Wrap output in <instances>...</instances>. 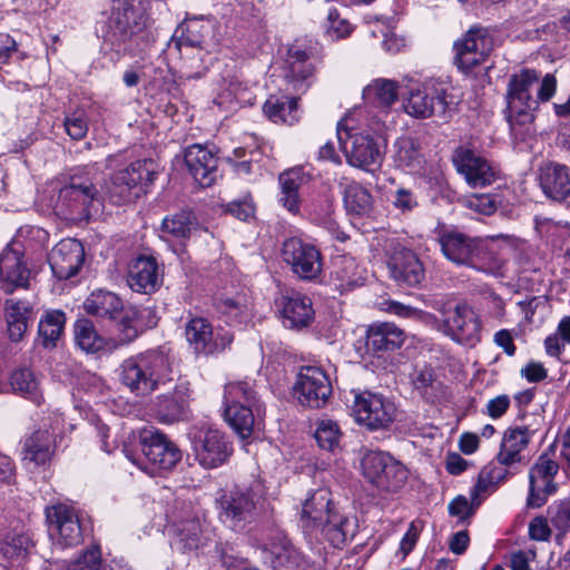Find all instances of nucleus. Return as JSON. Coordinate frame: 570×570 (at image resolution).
Returning <instances> with one entry per match:
<instances>
[{
	"mask_svg": "<svg viewBox=\"0 0 570 570\" xmlns=\"http://www.w3.org/2000/svg\"><path fill=\"white\" fill-rule=\"evenodd\" d=\"M168 354L150 350L126 358L120 365V382L135 395L147 396L170 380Z\"/></svg>",
	"mask_w": 570,
	"mask_h": 570,
	"instance_id": "obj_1",
	"label": "nucleus"
},
{
	"mask_svg": "<svg viewBox=\"0 0 570 570\" xmlns=\"http://www.w3.org/2000/svg\"><path fill=\"white\" fill-rule=\"evenodd\" d=\"M435 233L443 256L452 264L484 273H492L499 267L482 239L446 227H441Z\"/></svg>",
	"mask_w": 570,
	"mask_h": 570,
	"instance_id": "obj_2",
	"label": "nucleus"
},
{
	"mask_svg": "<svg viewBox=\"0 0 570 570\" xmlns=\"http://www.w3.org/2000/svg\"><path fill=\"white\" fill-rule=\"evenodd\" d=\"M433 307L441 314L440 331L444 335L469 346L480 342L482 324L470 305L454 298L442 297L435 299Z\"/></svg>",
	"mask_w": 570,
	"mask_h": 570,
	"instance_id": "obj_3",
	"label": "nucleus"
},
{
	"mask_svg": "<svg viewBox=\"0 0 570 570\" xmlns=\"http://www.w3.org/2000/svg\"><path fill=\"white\" fill-rule=\"evenodd\" d=\"M98 171L95 166L78 169L69 183L59 189L56 208L60 212L89 214L91 208L98 210L101 195L96 187Z\"/></svg>",
	"mask_w": 570,
	"mask_h": 570,
	"instance_id": "obj_4",
	"label": "nucleus"
},
{
	"mask_svg": "<svg viewBox=\"0 0 570 570\" xmlns=\"http://www.w3.org/2000/svg\"><path fill=\"white\" fill-rule=\"evenodd\" d=\"M140 445L146 462H140L130 455L126 449V456L149 474L167 472L176 466L181 459L178 446L166 434L158 430L146 429L140 433Z\"/></svg>",
	"mask_w": 570,
	"mask_h": 570,
	"instance_id": "obj_5",
	"label": "nucleus"
},
{
	"mask_svg": "<svg viewBox=\"0 0 570 570\" xmlns=\"http://www.w3.org/2000/svg\"><path fill=\"white\" fill-rule=\"evenodd\" d=\"M346 402L355 421L372 431L387 429L396 415L394 403L379 393L352 390Z\"/></svg>",
	"mask_w": 570,
	"mask_h": 570,
	"instance_id": "obj_6",
	"label": "nucleus"
},
{
	"mask_svg": "<svg viewBox=\"0 0 570 570\" xmlns=\"http://www.w3.org/2000/svg\"><path fill=\"white\" fill-rule=\"evenodd\" d=\"M258 502L259 497L252 488L228 489L216 499L218 518L233 530H244L256 518Z\"/></svg>",
	"mask_w": 570,
	"mask_h": 570,
	"instance_id": "obj_7",
	"label": "nucleus"
},
{
	"mask_svg": "<svg viewBox=\"0 0 570 570\" xmlns=\"http://www.w3.org/2000/svg\"><path fill=\"white\" fill-rule=\"evenodd\" d=\"M538 81L539 73L531 69H524L509 80L507 101L508 121L511 126L532 122V111L538 107V99L531 91Z\"/></svg>",
	"mask_w": 570,
	"mask_h": 570,
	"instance_id": "obj_8",
	"label": "nucleus"
},
{
	"mask_svg": "<svg viewBox=\"0 0 570 570\" xmlns=\"http://www.w3.org/2000/svg\"><path fill=\"white\" fill-rule=\"evenodd\" d=\"M459 102V96L445 87L425 83L410 91L404 109L415 118L445 117L455 110Z\"/></svg>",
	"mask_w": 570,
	"mask_h": 570,
	"instance_id": "obj_9",
	"label": "nucleus"
},
{
	"mask_svg": "<svg viewBox=\"0 0 570 570\" xmlns=\"http://www.w3.org/2000/svg\"><path fill=\"white\" fill-rule=\"evenodd\" d=\"M168 534L171 548L183 553L199 549L207 540L204 521L190 504L174 511Z\"/></svg>",
	"mask_w": 570,
	"mask_h": 570,
	"instance_id": "obj_10",
	"label": "nucleus"
},
{
	"mask_svg": "<svg viewBox=\"0 0 570 570\" xmlns=\"http://www.w3.org/2000/svg\"><path fill=\"white\" fill-rule=\"evenodd\" d=\"M158 175V165L153 159H139L117 171L106 185L105 195L120 205L132 197V189L151 184Z\"/></svg>",
	"mask_w": 570,
	"mask_h": 570,
	"instance_id": "obj_11",
	"label": "nucleus"
},
{
	"mask_svg": "<svg viewBox=\"0 0 570 570\" xmlns=\"http://www.w3.org/2000/svg\"><path fill=\"white\" fill-rule=\"evenodd\" d=\"M362 470L371 483L385 491L402 489L409 478L407 469L400 461L381 451L365 453Z\"/></svg>",
	"mask_w": 570,
	"mask_h": 570,
	"instance_id": "obj_12",
	"label": "nucleus"
},
{
	"mask_svg": "<svg viewBox=\"0 0 570 570\" xmlns=\"http://www.w3.org/2000/svg\"><path fill=\"white\" fill-rule=\"evenodd\" d=\"M282 259L299 279L314 281L323 271L322 254L312 243L299 237H289L283 242Z\"/></svg>",
	"mask_w": 570,
	"mask_h": 570,
	"instance_id": "obj_13",
	"label": "nucleus"
},
{
	"mask_svg": "<svg viewBox=\"0 0 570 570\" xmlns=\"http://www.w3.org/2000/svg\"><path fill=\"white\" fill-rule=\"evenodd\" d=\"M191 442L196 460L206 469L224 464L233 453L228 438L213 428L197 429L191 435Z\"/></svg>",
	"mask_w": 570,
	"mask_h": 570,
	"instance_id": "obj_14",
	"label": "nucleus"
},
{
	"mask_svg": "<svg viewBox=\"0 0 570 570\" xmlns=\"http://www.w3.org/2000/svg\"><path fill=\"white\" fill-rule=\"evenodd\" d=\"M49 534L61 548L78 546L82 540V528L78 512L66 503H57L46 509Z\"/></svg>",
	"mask_w": 570,
	"mask_h": 570,
	"instance_id": "obj_15",
	"label": "nucleus"
},
{
	"mask_svg": "<svg viewBox=\"0 0 570 570\" xmlns=\"http://www.w3.org/2000/svg\"><path fill=\"white\" fill-rule=\"evenodd\" d=\"M332 394V385L325 372L317 366L302 367L294 385L299 404L312 409L323 407Z\"/></svg>",
	"mask_w": 570,
	"mask_h": 570,
	"instance_id": "obj_16",
	"label": "nucleus"
},
{
	"mask_svg": "<svg viewBox=\"0 0 570 570\" xmlns=\"http://www.w3.org/2000/svg\"><path fill=\"white\" fill-rule=\"evenodd\" d=\"M559 464L547 454H541L529 470V493L527 504L530 508H541L548 498L558 491L554 479Z\"/></svg>",
	"mask_w": 570,
	"mask_h": 570,
	"instance_id": "obj_17",
	"label": "nucleus"
},
{
	"mask_svg": "<svg viewBox=\"0 0 570 570\" xmlns=\"http://www.w3.org/2000/svg\"><path fill=\"white\" fill-rule=\"evenodd\" d=\"M185 336L197 354H213L224 351L234 340L232 332L218 328L214 332L204 317H194L185 326Z\"/></svg>",
	"mask_w": 570,
	"mask_h": 570,
	"instance_id": "obj_18",
	"label": "nucleus"
},
{
	"mask_svg": "<svg viewBox=\"0 0 570 570\" xmlns=\"http://www.w3.org/2000/svg\"><path fill=\"white\" fill-rule=\"evenodd\" d=\"M493 48V40L481 28H471L454 43L455 63L463 72L482 65Z\"/></svg>",
	"mask_w": 570,
	"mask_h": 570,
	"instance_id": "obj_19",
	"label": "nucleus"
},
{
	"mask_svg": "<svg viewBox=\"0 0 570 570\" xmlns=\"http://www.w3.org/2000/svg\"><path fill=\"white\" fill-rule=\"evenodd\" d=\"M36 541L22 525L0 532V558L8 568H23L35 553Z\"/></svg>",
	"mask_w": 570,
	"mask_h": 570,
	"instance_id": "obj_20",
	"label": "nucleus"
},
{
	"mask_svg": "<svg viewBox=\"0 0 570 570\" xmlns=\"http://www.w3.org/2000/svg\"><path fill=\"white\" fill-rule=\"evenodd\" d=\"M337 139L350 165L364 169L380 165V147L370 135H351L347 130H341L338 127Z\"/></svg>",
	"mask_w": 570,
	"mask_h": 570,
	"instance_id": "obj_21",
	"label": "nucleus"
},
{
	"mask_svg": "<svg viewBox=\"0 0 570 570\" xmlns=\"http://www.w3.org/2000/svg\"><path fill=\"white\" fill-rule=\"evenodd\" d=\"M285 327L301 330L308 326L314 320L312 299L295 291H288L276 299Z\"/></svg>",
	"mask_w": 570,
	"mask_h": 570,
	"instance_id": "obj_22",
	"label": "nucleus"
},
{
	"mask_svg": "<svg viewBox=\"0 0 570 570\" xmlns=\"http://www.w3.org/2000/svg\"><path fill=\"white\" fill-rule=\"evenodd\" d=\"M85 250L80 242L72 238L60 240L49 254V265L59 279L76 275L82 266Z\"/></svg>",
	"mask_w": 570,
	"mask_h": 570,
	"instance_id": "obj_23",
	"label": "nucleus"
},
{
	"mask_svg": "<svg viewBox=\"0 0 570 570\" xmlns=\"http://www.w3.org/2000/svg\"><path fill=\"white\" fill-rule=\"evenodd\" d=\"M534 430L527 425L508 428L501 439L499 452L495 455L497 464L508 469L523 461V452L528 448Z\"/></svg>",
	"mask_w": 570,
	"mask_h": 570,
	"instance_id": "obj_24",
	"label": "nucleus"
},
{
	"mask_svg": "<svg viewBox=\"0 0 570 570\" xmlns=\"http://www.w3.org/2000/svg\"><path fill=\"white\" fill-rule=\"evenodd\" d=\"M189 396L190 387L187 381L178 382L171 393L157 396L155 412L158 421L171 424L187 419Z\"/></svg>",
	"mask_w": 570,
	"mask_h": 570,
	"instance_id": "obj_25",
	"label": "nucleus"
},
{
	"mask_svg": "<svg viewBox=\"0 0 570 570\" xmlns=\"http://www.w3.org/2000/svg\"><path fill=\"white\" fill-rule=\"evenodd\" d=\"M337 509L333 494L327 488H320L309 492L302 504L301 523L304 529H318L332 512Z\"/></svg>",
	"mask_w": 570,
	"mask_h": 570,
	"instance_id": "obj_26",
	"label": "nucleus"
},
{
	"mask_svg": "<svg viewBox=\"0 0 570 570\" xmlns=\"http://www.w3.org/2000/svg\"><path fill=\"white\" fill-rule=\"evenodd\" d=\"M185 164L202 187L212 186L218 178L216 155L207 147L195 144L185 151Z\"/></svg>",
	"mask_w": 570,
	"mask_h": 570,
	"instance_id": "obj_27",
	"label": "nucleus"
},
{
	"mask_svg": "<svg viewBox=\"0 0 570 570\" xmlns=\"http://www.w3.org/2000/svg\"><path fill=\"white\" fill-rule=\"evenodd\" d=\"M163 282V273L153 256H139L129 265L127 283L129 287L144 294L154 293Z\"/></svg>",
	"mask_w": 570,
	"mask_h": 570,
	"instance_id": "obj_28",
	"label": "nucleus"
},
{
	"mask_svg": "<svg viewBox=\"0 0 570 570\" xmlns=\"http://www.w3.org/2000/svg\"><path fill=\"white\" fill-rule=\"evenodd\" d=\"M458 171L464 175L466 183L473 187H484L495 180V170L487 159L469 149H461L454 158Z\"/></svg>",
	"mask_w": 570,
	"mask_h": 570,
	"instance_id": "obj_29",
	"label": "nucleus"
},
{
	"mask_svg": "<svg viewBox=\"0 0 570 570\" xmlns=\"http://www.w3.org/2000/svg\"><path fill=\"white\" fill-rule=\"evenodd\" d=\"M32 318V306L24 301L8 298L3 303L4 335L11 344L21 343Z\"/></svg>",
	"mask_w": 570,
	"mask_h": 570,
	"instance_id": "obj_30",
	"label": "nucleus"
},
{
	"mask_svg": "<svg viewBox=\"0 0 570 570\" xmlns=\"http://www.w3.org/2000/svg\"><path fill=\"white\" fill-rule=\"evenodd\" d=\"M367 271L354 257L340 256L333 261L330 284L340 293L351 292L365 284Z\"/></svg>",
	"mask_w": 570,
	"mask_h": 570,
	"instance_id": "obj_31",
	"label": "nucleus"
},
{
	"mask_svg": "<svg viewBox=\"0 0 570 570\" xmlns=\"http://www.w3.org/2000/svg\"><path fill=\"white\" fill-rule=\"evenodd\" d=\"M30 271L22 262L18 249L6 248L0 254V288L6 294H12L16 288H27Z\"/></svg>",
	"mask_w": 570,
	"mask_h": 570,
	"instance_id": "obj_32",
	"label": "nucleus"
},
{
	"mask_svg": "<svg viewBox=\"0 0 570 570\" xmlns=\"http://www.w3.org/2000/svg\"><path fill=\"white\" fill-rule=\"evenodd\" d=\"M387 266L393 279L407 286H415L424 278V268L419 257L410 249L395 248Z\"/></svg>",
	"mask_w": 570,
	"mask_h": 570,
	"instance_id": "obj_33",
	"label": "nucleus"
},
{
	"mask_svg": "<svg viewBox=\"0 0 570 570\" xmlns=\"http://www.w3.org/2000/svg\"><path fill=\"white\" fill-rule=\"evenodd\" d=\"M139 29L136 13L129 0H114L108 20L107 38L111 42L124 43Z\"/></svg>",
	"mask_w": 570,
	"mask_h": 570,
	"instance_id": "obj_34",
	"label": "nucleus"
},
{
	"mask_svg": "<svg viewBox=\"0 0 570 570\" xmlns=\"http://www.w3.org/2000/svg\"><path fill=\"white\" fill-rule=\"evenodd\" d=\"M538 179L549 199L563 202L570 196V173L566 165L554 161L541 165Z\"/></svg>",
	"mask_w": 570,
	"mask_h": 570,
	"instance_id": "obj_35",
	"label": "nucleus"
},
{
	"mask_svg": "<svg viewBox=\"0 0 570 570\" xmlns=\"http://www.w3.org/2000/svg\"><path fill=\"white\" fill-rule=\"evenodd\" d=\"M314 72L315 65L306 51L296 46L288 49L287 70L284 77L292 90L304 92L311 86Z\"/></svg>",
	"mask_w": 570,
	"mask_h": 570,
	"instance_id": "obj_36",
	"label": "nucleus"
},
{
	"mask_svg": "<svg viewBox=\"0 0 570 570\" xmlns=\"http://www.w3.org/2000/svg\"><path fill=\"white\" fill-rule=\"evenodd\" d=\"M264 413V406L259 402L254 404H229L224 406L225 421L242 438L250 436L254 426L261 415Z\"/></svg>",
	"mask_w": 570,
	"mask_h": 570,
	"instance_id": "obj_37",
	"label": "nucleus"
},
{
	"mask_svg": "<svg viewBox=\"0 0 570 570\" xmlns=\"http://www.w3.org/2000/svg\"><path fill=\"white\" fill-rule=\"evenodd\" d=\"M405 333L394 323L376 322L366 331V344L375 352H389L400 348L405 342Z\"/></svg>",
	"mask_w": 570,
	"mask_h": 570,
	"instance_id": "obj_38",
	"label": "nucleus"
},
{
	"mask_svg": "<svg viewBox=\"0 0 570 570\" xmlns=\"http://www.w3.org/2000/svg\"><path fill=\"white\" fill-rule=\"evenodd\" d=\"M150 315L151 311L147 307L138 308L129 306L125 308L122 306L116 320L120 342L124 344L131 343L146 327L155 326V321H144L145 317H149Z\"/></svg>",
	"mask_w": 570,
	"mask_h": 570,
	"instance_id": "obj_39",
	"label": "nucleus"
},
{
	"mask_svg": "<svg viewBox=\"0 0 570 570\" xmlns=\"http://www.w3.org/2000/svg\"><path fill=\"white\" fill-rule=\"evenodd\" d=\"M318 529L333 547L342 548L354 538L357 531V521L337 508Z\"/></svg>",
	"mask_w": 570,
	"mask_h": 570,
	"instance_id": "obj_40",
	"label": "nucleus"
},
{
	"mask_svg": "<svg viewBox=\"0 0 570 570\" xmlns=\"http://www.w3.org/2000/svg\"><path fill=\"white\" fill-rule=\"evenodd\" d=\"M214 101L218 107L233 111L240 107L252 106L255 101V94L247 83L233 77L224 80Z\"/></svg>",
	"mask_w": 570,
	"mask_h": 570,
	"instance_id": "obj_41",
	"label": "nucleus"
},
{
	"mask_svg": "<svg viewBox=\"0 0 570 570\" xmlns=\"http://www.w3.org/2000/svg\"><path fill=\"white\" fill-rule=\"evenodd\" d=\"M66 325V314L60 309H47L40 316L36 343L52 350L61 338Z\"/></svg>",
	"mask_w": 570,
	"mask_h": 570,
	"instance_id": "obj_42",
	"label": "nucleus"
},
{
	"mask_svg": "<svg viewBox=\"0 0 570 570\" xmlns=\"http://www.w3.org/2000/svg\"><path fill=\"white\" fill-rule=\"evenodd\" d=\"M345 209L351 215L365 216L373 208V197L361 184L343 178L340 183Z\"/></svg>",
	"mask_w": 570,
	"mask_h": 570,
	"instance_id": "obj_43",
	"label": "nucleus"
},
{
	"mask_svg": "<svg viewBox=\"0 0 570 570\" xmlns=\"http://www.w3.org/2000/svg\"><path fill=\"white\" fill-rule=\"evenodd\" d=\"M281 186L279 203L292 214H298L301 198L298 190L306 181L305 174L301 167L283 171L278 178Z\"/></svg>",
	"mask_w": 570,
	"mask_h": 570,
	"instance_id": "obj_44",
	"label": "nucleus"
},
{
	"mask_svg": "<svg viewBox=\"0 0 570 570\" xmlns=\"http://www.w3.org/2000/svg\"><path fill=\"white\" fill-rule=\"evenodd\" d=\"M393 160L396 167L409 173H417L424 164L420 142L412 137L399 138L394 142Z\"/></svg>",
	"mask_w": 570,
	"mask_h": 570,
	"instance_id": "obj_45",
	"label": "nucleus"
},
{
	"mask_svg": "<svg viewBox=\"0 0 570 570\" xmlns=\"http://www.w3.org/2000/svg\"><path fill=\"white\" fill-rule=\"evenodd\" d=\"M121 307V299L116 294L106 291L92 292L83 303L87 314L109 320H117Z\"/></svg>",
	"mask_w": 570,
	"mask_h": 570,
	"instance_id": "obj_46",
	"label": "nucleus"
},
{
	"mask_svg": "<svg viewBox=\"0 0 570 570\" xmlns=\"http://www.w3.org/2000/svg\"><path fill=\"white\" fill-rule=\"evenodd\" d=\"M53 452V435L48 430H39L26 439L23 445V461L37 465L45 464Z\"/></svg>",
	"mask_w": 570,
	"mask_h": 570,
	"instance_id": "obj_47",
	"label": "nucleus"
},
{
	"mask_svg": "<svg viewBox=\"0 0 570 570\" xmlns=\"http://www.w3.org/2000/svg\"><path fill=\"white\" fill-rule=\"evenodd\" d=\"M509 475L507 469L495 463H489L479 473L476 483L471 490V498L475 505H481L488 493L492 492L498 484L504 482Z\"/></svg>",
	"mask_w": 570,
	"mask_h": 570,
	"instance_id": "obj_48",
	"label": "nucleus"
},
{
	"mask_svg": "<svg viewBox=\"0 0 570 570\" xmlns=\"http://www.w3.org/2000/svg\"><path fill=\"white\" fill-rule=\"evenodd\" d=\"M263 111L275 124L293 125L298 120L297 99L288 97H269Z\"/></svg>",
	"mask_w": 570,
	"mask_h": 570,
	"instance_id": "obj_49",
	"label": "nucleus"
},
{
	"mask_svg": "<svg viewBox=\"0 0 570 570\" xmlns=\"http://www.w3.org/2000/svg\"><path fill=\"white\" fill-rule=\"evenodd\" d=\"M397 83L390 79H374L363 89V98L371 105L389 108L399 97Z\"/></svg>",
	"mask_w": 570,
	"mask_h": 570,
	"instance_id": "obj_50",
	"label": "nucleus"
},
{
	"mask_svg": "<svg viewBox=\"0 0 570 570\" xmlns=\"http://www.w3.org/2000/svg\"><path fill=\"white\" fill-rule=\"evenodd\" d=\"M10 386L13 393L19 394L36 404L43 400L40 383L36 374L29 368H19L10 376Z\"/></svg>",
	"mask_w": 570,
	"mask_h": 570,
	"instance_id": "obj_51",
	"label": "nucleus"
},
{
	"mask_svg": "<svg viewBox=\"0 0 570 570\" xmlns=\"http://www.w3.org/2000/svg\"><path fill=\"white\" fill-rule=\"evenodd\" d=\"M194 220L195 218L189 210H181L166 216L161 223V237L166 240L170 238L178 240L188 238L195 224Z\"/></svg>",
	"mask_w": 570,
	"mask_h": 570,
	"instance_id": "obj_52",
	"label": "nucleus"
},
{
	"mask_svg": "<svg viewBox=\"0 0 570 570\" xmlns=\"http://www.w3.org/2000/svg\"><path fill=\"white\" fill-rule=\"evenodd\" d=\"M214 23L210 20L190 19L186 22L180 43L189 47L204 48L213 37Z\"/></svg>",
	"mask_w": 570,
	"mask_h": 570,
	"instance_id": "obj_53",
	"label": "nucleus"
},
{
	"mask_svg": "<svg viewBox=\"0 0 570 570\" xmlns=\"http://www.w3.org/2000/svg\"><path fill=\"white\" fill-rule=\"evenodd\" d=\"M75 341L86 353H96L104 347V338L97 333L91 321L86 318L76 322Z\"/></svg>",
	"mask_w": 570,
	"mask_h": 570,
	"instance_id": "obj_54",
	"label": "nucleus"
},
{
	"mask_svg": "<svg viewBox=\"0 0 570 570\" xmlns=\"http://www.w3.org/2000/svg\"><path fill=\"white\" fill-rule=\"evenodd\" d=\"M314 438L321 449L328 452H334L340 448L342 432L335 421L331 419H324L317 423Z\"/></svg>",
	"mask_w": 570,
	"mask_h": 570,
	"instance_id": "obj_55",
	"label": "nucleus"
},
{
	"mask_svg": "<svg viewBox=\"0 0 570 570\" xmlns=\"http://www.w3.org/2000/svg\"><path fill=\"white\" fill-rule=\"evenodd\" d=\"M258 402L253 386L248 382H229L224 390V406L229 404H254Z\"/></svg>",
	"mask_w": 570,
	"mask_h": 570,
	"instance_id": "obj_56",
	"label": "nucleus"
},
{
	"mask_svg": "<svg viewBox=\"0 0 570 570\" xmlns=\"http://www.w3.org/2000/svg\"><path fill=\"white\" fill-rule=\"evenodd\" d=\"M462 205L475 213L491 215L497 210L500 200L491 194H471L461 200Z\"/></svg>",
	"mask_w": 570,
	"mask_h": 570,
	"instance_id": "obj_57",
	"label": "nucleus"
},
{
	"mask_svg": "<svg viewBox=\"0 0 570 570\" xmlns=\"http://www.w3.org/2000/svg\"><path fill=\"white\" fill-rule=\"evenodd\" d=\"M216 305L218 312L227 316V318L232 322H237L243 315L247 313V305L244 296L238 295L236 297H220Z\"/></svg>",
	"mask_w": 570,
	"mask_h": 570,
	"instance_id": "obj_58",
	"label": "nucleus"
},
{
	"mask_svg": "<svg viewBox=\"0 0 570 570\" xmlns=\"http://www.w3.org/2000/svg\"><path fill=\"white\" fill-rule=\"evenodd\" d=\"M67 135L73 140H81L86 137L89 126L88 118L83 110H76L67 115L63 120Z\"/></svg>",
	"mask_w": 570,
	"mask_h": 570,
	"instance_id": "obj_59",
	"label": "nucleus"
},
{
	"mask_svg": "<svg viewBox=\"0 0 570 570\" xmlns=\"http://www.w3.org/2000/svg\"><path fill=\"white\" fill-rule=\"evenodd\" d=\"M68 570H108L102 564L101 552L97 546L88 548L76 561L69 563Z\"/></svg>",
	"mask_w": 570,
	"mask_h": 570,
	"instance_id": "obj_60",
	"label": "nucleus"
},
{
	"mask_svg": "<svg viewBox=\"0 0 570 570\" xmlns=\"http://www.w3.org/2000/svg\"><path fill=\"white\" fill-rule=\"evenodd\" d=\"M272 563L274 568H291L296 563L297 553L286 541L271 547Z\"/></svg>",
	"mask_w": 570,
	"mask_h": 570,
	"instance_id": "obj_61",
	"label": "nucleus"
},
{
	"mask_svg": "<svg viewBox=\"0 0 570 570\" xmlns=\"http://www.w3.org/2000/svg\"><path fill=\"white\" fill-rule=\"evenodd\" d=\"M325 30L327 36L337 40L351 33L352 27L346 19H342L336 9H330L327 13Z\"/></svg>",
	"mask_w": 570,
	"mask_h": 570,
	"instance_id": "obj_62",
	"label": "nucleus"
},
{
	"mask_svg": "<svg viewBox=\"0 0 570 570\" xmlns=\"http://www.w3.org/2000/svg\"><path fill=\"white\" fill-rule=\"evenodd\" d=\"M551 523L558 530L568 531L570 529V497L560 501L550 510Z\"/></svg>",
	"mask_w": 570,
	"mask_h": 570,
	"instance_id": "obj_63",
	"label": "nucleus"
},
{
	"mask_svg": "<svg viewBox=\"0 0 570 570\" xmlns=\"http://www.w3.org/2000/svg\"><path fill=\"white\" fill-rule=\"evenodd\" d=\"M480 505L474 504V500L471 498V501H469L463 495H458L449 503V513L452 517H456L460 520H465L474 514L475 510Z\"/></svg>",
	"mask_w": 570,
	"mask_h": 570,
	"instance_id": "obj_64",
	"label": "nucleus"
}]
</instances>
